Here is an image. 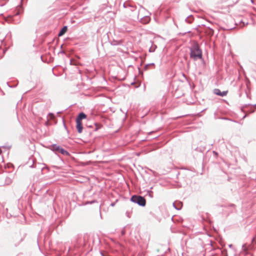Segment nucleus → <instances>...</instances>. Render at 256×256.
<instances>
[{
	"instance_id": "nucleus-1",
	"label": "nucleus",
	"mask_w": 256,
	"mask_h": 256,
	"mask_svg": "<svg viewBox=\"0 0 256 256\" xmlns=\"http://www.w3.org/2000/svg\"><path fill=\"white\" fill-rule=\"evenodd\" d=\"M190 58L196 61L198 60H202V50L200 46L197 42L193 43L189 47Z\"/></svg>"
},
{
	"instance_id": "nucleus-2",
	"label": "nucleus",
	"mask_w": 256,
	"mask_h": 256,
	"mask_svg": "<svg viewBox=\"0 0 256 256\" xmlns=\"http://www.w3.org/2000/svg\"><path fill=\"white\" fill-rule=\"evenodd\" d=\"M123 6L127 10L128 12H132V14H130V16L133 18H137L138 19L139 18V10H138L136 5L134 2L131 0H127L124 3Z\"/></svg>"
},
{
	"instance_id": "nucleus-3",
	"label": "nucleus",
	"mask_w": 256,
	"mask_h": 256,
	"mask_svg": "<svg viewBox=\"0 0 256 256\" xmlns=\"http://www.w3.org/2000/svg\"><path fill=\"white\" fill-rule=\"evenodd\" d=\"M50 150L55 154L59 156V154H62L64 156H70V152L62 146L57 144H52L50 146Z\"/></svg>"
},
{
	"instance_id": "nucleus-4",
	"label": "nucleus",
	"mask_w": 256,
	"mask_h": 256,
	"mask_svg": "<svg viewBox=\"0 0 256 256\" xmlns=\"http://www.w3.org/2000/svg\"><path fill=\"white\" fill-rule=\"evenodd\" d=\"M45 170V164L44 163L35 162L33 156V172H35V176L38 177L44 174Z\"/></svg>"
},
{
	"instance_id": "nucleus-5",
	"label": "nucleus",
	"mask_w": 256,
	"mask_h": 256,
	"mask_svg": "<svg viewBox=\"0 0 256 256\" xmlns=\"http://www.w3.org/2000/svg\"><path fill=\"white\" fill-rule=\"evenodd\" d=\"M192 149L193 150L192 153L194 157L196 158L199 157L200 158H202V161L204 160V152L206 150V148L204 146H196L194 145H192ZM203 164V162H202Z\"/></svg>"
},
{
	"instance_id": "nucleus-6",
	"label": "nucleus",
	"mask_w": 256,
	"mask_h": 256,
	"mask_svg": "<svg viewBox=\"0 0 256 256\" xmlns=\"http://www.w3.org/2000/svg\"><path fill=\"white\" fill-rule=\"evenodd\" d=\"M130 200L131 202L136 204L142 207H144L146 205V200L144 196H141L134 194L130 197Z\"/></svg>"
},
{
	"instance_id": "nucleus-7",
	"label": "nucleus",
	"mask_w": 256,
	"mask_h": 256,
	"mask_svg": "<svg viewBox=\"0 0 256 256\" xmlns=\"http://www.w3.org/2000/svg\"><path fill=\"white\" fill-rule=\"evenodd\" d=\"M198 32L200 34H204L208 36H212L214 34V30L212 28L209 26L206 27L205 25L202 24V26L198 25L196 28Z\"/></svg>"
},
{
	"instance_id": "nucleus-8",
	"label": "nucleus",
	"mask_w": 256,
	"mask_h": 256,
	"mask_svg": "<svg viewBox=\"0 0 256 256\" xmlns=\"http://www.w3.org/2000/svg\"><path fill=\"white\" fill-rule=\"evenodd\" d=\"M43 86L42 78V74H40L36 76L35 78L34 86H33V90L36 88L38 90H40Z\"/></svg>"
},
{
	"instance_id": "nucleus-9",
	"label": "nucleus",
	"mask_w": 256,
	"mask_h": 256,
	"mask_svg": "<svg viewBox=\"0 0 256 256\" xmlns=\"http://www.w3.org/2000/svg\"><path fill=\"white\" fill-rule=\"evenodd\" d=\"M72 41V40L70 38H66L64 39V44H62L60 46V50L58 53V54H64L66 55V50H67V48L65 47V46H68L70 44V42Z\"/></svg>"
},
{
	"instance_id": "nucleus-10",
	"label": "nucleus",
	"mask_w": 256,
	"mask_h": 256,
	"mask_svg": "<svg viewBox=\"0 0 256 256\" xmlns=\"http://www.w3.org/2000/svg\"><path fill=\"white\" fill-rule=\"evenodd\" d=\"M40 58L42 62L48 64L52 62L54 60V58L49 53L45 56L41 54Z\"/></svg>"
},
{
	"instance_id": "nucleus-11",
	"label": "nucleus",
	"mask_w": 256,
	"mask_h": 256,
	"mask_svg": "<svg viewBox=\"0 0 256 256\" xmlns=\"http://www.w3.org/2000/svg\"><path fill=\"white\" fill-rule=\"evenodd\" d=\"M63 220L57 218L55 220L52 222L49 226V230H54L57 228L62 224Z\"/></svg>"
},
{
	"instance_id": "nucleus-12",
	"label": "nucleus",
	"mask_w": 256,
	"mask_h": 256,
	"mask_svg": "<svg viewBox=\"0 0 256 256\" xmlns=\"http://www.w3.org/2000/svg\"><path fill=\"white\" fill-rule=\"evenodd\" d=\"M228 90L222 92L219 88H214L212 90V92L216 96L224 97L226 96L228 94Z\"/></svg>"
},
{
	"instance_id": "nucleus-13",
	"label": "nucleus",
	"mask_w": 256,
	"mask_h": 256,
	"mask_svg": "<svg viewBox=\"0 0 256 256\" xmlns=\"http://www.w3.org/2000/svg\"><path fill=\"white\" fill-rule=\"evenodd\" d=\"M248 108V112L250 113H252L256 110V104H246L242 108V111L244 112V108Z\"/></svg>"
},
{
	"instance_id": "nucleus-14",
	"label": "nucleus",
	"mask_w": 256,
	"mask_h": 256,
	"mask_svg": "<svg viewBox=\"0 0 256 256\" xmlns=\"http://www.w3.org/2000/svg\"><path fill=\"white\" fill-rule=\"evenodd\" d=\"M89 240H92V242H94L93 238L90 236V234H84L83 237V245L84 246H90Z\"/></svg>"
},
{
	"instance_id": "nucleus-15",
	"label": "nucleus",
	"mask_w": 256,
	"mask_h": 256,
	"mask_svg": "<svg viewBox=\"0 0 256 256\" xmlns=\"http://www.w3.org/2000/svg\"><path fill=\"white\" fill-rule=\"evenodd\" d=\"M182 202L179 200H176L172 204L173 207L178 210H180L182 208Z\"/></svg>"
},
{
	"instance_id": "nucleus-16",
	"label": "nucleus",
	"mask_w": 256,
	"mask_h": 256,
	"mask_svg": "<svg viewBox=\"0 0 256 256\" xmlns=\"http://www.w3.org/2000/svg\"><path fill=\"white\" fill-rule=\"evenodd\" d=\"M76 130L78 133L81 134L82 132L83 129H84L82 122L76 121Z\"/></svg>"
},
{
	"instance_id": "nucleus-17",
	"label": "nucleus",
	"mask_w": 256,
	"mask_h": 256,
	"mask_svg": "<svg viewBox=\"0 0 256 256\" xmlns=\"http://www.w3.org/2000/svg\"><path fill=\"white\" fill-rule=\"evenodd\" d=\"M87 118L86 114L83 112L78 113V116L76 118V121L82 122V120L86 119Z\"/></svg>"
},
{
	"instance_id": "nucleus-18",
	"label": "nucleus",
	"mask_w": 256,
	"mask_h": 256,
	"mask_svg": "<svg viewBox=\"0 0 256 256\" xmlns=\"http://www.w3.org/2000/svg\"><path fill=\"white\" fill-rule=\"evenodd\" d=\"M150 20V16H145L140 18V22L144 24H148Z\"/></svg>"
},
{
	"instance_id": "nucleus-19",
	"label": "nucleus",
	"mask_w": 256,
	"mask_h": 256,
	"mask_svg": "<svg viewBox=\"0 0 256 256\" xmlns=\"http://www.w3.org/2000/svg\"><path fill=\"white\" fill-rule=\"evenodd\" d=\"M68 30V27L67 26H64L61 28L58 34V37L62 36L64 35Z\"/></svg>"
},
{
	"instance_id": "nucleus-20",
	"label": "nucleus",
	"mask_w": 256,
	"mask_h": 256,
	"mask_svg": "<svg viewBox=\"0 0 256 256\" xmlns=\"http://www.w3.org/2000/svg\"><path fill=\"white\" fill-rule=\"evenodd\" d=\"M4 178H6V172H2L0 174V186H4Z\"/></svg>"
},
{
	"instance_id": "nucleus-21",
	"label": "nucleus",
	"mask_w": 256,
	"mask_h": 256,
	"mask_svg": "<svg viewBox=\"0 0 256 256\" xmlns=\"http://www.w3.org/2000/svg\"><path fill=\"white\" fill-rule=\"evenodd\" d=\"M108 42L112 46H120L122 44V42L121 40H118L114 39H112V40H111L110 38H108Z\"/></svg>"
},
{
	"instance_id": "nucleus-22",
	"label": "nucleus",
	"mask_w": 256,
	"mask_h": 256,
	"mask_svg": "<svg viewBox=\"0 0 256 256\" xmlns=\"http://www.w3.org/2000/svg\"><path fill=\"white\" fill-rule=\"evenodd\" d=\"M5 185H8L12 182V174L6 173V178L4 179Z\"/></svg>"
},
{
	"instance_id": "nucleus-23",
	"label": "nucleus",
	"mask_w": 256,
	"mask_h": 256,
	"mask_svg": "<svg viewBox=\"0 0 256 256\" xmlns=\"http://www.w3.org/2000/svg\"><path fill=\"white\" fill-rule=\"evenodd\" d=\"M102 127V124L98 123V122H94V126H93V132H96L100 128H101Z\"/></svg>"
},
{
	"instance_id": "nucleus-24",
	"label": "nucleus",
	"mask_w": 256,
	"mask_h": 256,
	"mask_svg": "<svg viewBox=\"0 0 256 256\" xmlns=\"http://www.w3.org/2000/svg\"><path fill=\"white\" fill-rule=\"evenodd\" d=\"M194 20V16L192 14L189 15L187 16L185 19V22L188 24H192V22Z\"/></svg>"
},
{
	"instance_id": "nucleus-25",
	"label": "nucleus",
	"mask_w": 256,
	"mask_h": 256,
	"mask_svg": "<svg viewBox=\"0 0 256 256\" xmlns=\"http://www.w3.org/2000/svg\"><path fill=\"white\" fill-rule=\"evenodd\" d=\"M156 66L154 62L147 64H145L144 70H148L150 68H154Z\"/></svg>"
},
{
	"instance_id": "nucleus-26",
	"label": "nucleus",
	"mask_w": 256,
	"mask_h": 256,
	"mask_svg": "<svg viewBox=\"0 0 256 256\" xmlns=\"http://www.w3.org/2000/svg\"><path fill=\"white\" fill-rule=\"evenodd\" d=\"M156 48L157 46L156 44H153V42H152V44L150 48L148 51L150 52H155Z\"/></svg>"
},
{
	"instance_id": "nucleus-27",
	"label": "nucleus",
	"mask_w": 256,
	"mask_h": 256,
	"mask_svg": "<svg viewBox=\"0 0 256 256\" xmlns=\"http://www.w3.org/2000/svg\"><path fill=\"white\" fill-rule=\"evenodd\" d=\"M152 187L150 188V190L147 191L146 194L148 195L150 198H152L154 197L153 192L152 190Z\"/></svg>"
},
{
	"instance_id": "nucleus-28",
	"label": "nucleus",
	"mask_w": 256,
	"mask_h": 256,
	"mask_svg": "<svg viewBox=\"0 0 256 256\" xmlns=\"http://www.w3.org/2000/svg\"><path fill=\"white\" fill-rule=\"evenodd\" d=\"M32 214H33V221L34 220V218H37V216H38L40 219H42V217L40 215H39L37 213L34 212V211H33Z\"/></svg>"
},
{
	"instance_id": "nucleus-29",
	"label": "nucleus",
	"mask_w": 256,
	"mask_h": 256,
	"mask_svg": "<svg viewBox=\"0 0 256 256\" xmlns=\"http://www.w3.org/2000/svg\"><path fill=\"white\" fill-rule=\"evenodd\" d=\"M250 80H249V79L248 78H246V87H247V89L248 90H250Z\"/></svg>"
},
{
	"instance_id": "nucleus-30",
	"label": "nucleus",
	"mask_w": 256,
	"mask_h": 256,
	"mask_svg": "<svg viewBox=\"0 0 256 256\" xmlns=\"http://www.w3.org/2000/svg\"><path fill=\"white\" fill-rule=\"evenodd\" d=\"M62 122H63V124H64V128L66 129V130L67 131V132L68 133L69 132V130H68V128L65 124V122H64V119H62Z\"/></svg>"
},
{
	"instance_id": "nucleus-31",
	"label": "nucleus",
	"mask_w": 256,
	"mask_h": 256,
	"mask_svg": "<svg viewBox=\"0 0 256 256\" xmlns=\"http://www.w3.org/2000/svg\"><path fill=\"white\" fill-rule=\"evenodd\" d=\"M212 154H213V155L216 157V158L218 156V152H217L216 151V150H213L212 151Z\"/></svg>"
},
{
	"instance_id": "nucleus-32",
	"label": "nucleus",
	"mask_w": 256,
	"mask_h": 256,
	"mask_svg": "<svg viewBox=\"0 0 256 256\" xmlns=\"http://www.w3.org/2000/svg\"><path fill=\"white\" fill-rule=\"evenodd\" d=\"M244 92H245V93H246V97H247L248 98H250V94H249V93L247 92V90H244Z\"/></svg>"
},
{
	"instance_id": "nucleus-33",
	"label": "nucleus",
	"mask_w": 256,
	"mask_h": 256,
	"mask_svg": "<svg viewBox=\"0 0 256 256\" xmlns=\"http://www.w3.org/2000/svg\"><path fill=\"white\" fill-rule=\"evenodd\" d=\"M160 146H161L160 144H157L156 147H154V148H152V150H156L157 148H158Z\"/></svg>"
},
{
	"instance_id": "nucleus-34",
	"label": "nucleus",
	"mask_w": 256,
	"mask_h": 256,
	"mask_svg": "<svg viewBox=\"0 0 256 256\" xmlns=\"http://www.w3.org/2000/svg\"><path fill=\"white\" fill-rule=\"evenodd\" d=\"M222 119H223V120H230V121L234 122H236V123H237V122H237V121L234 120H231V119H230V118H222Z\"/></svg>"
},
{
	"instance_id": "nucleus-35",
	"label": "nucleus",
	"mask_w": 256,
	"mask_h": 256,
	"mask_svg": "<svg viewBox=\"0 0 256 256\" xmlns=\"http://www.w3.org/2000/svg\"><path fill=\"white\" fill-rule=\"evenodd\" d=\"M236 206V205L234 204H230L228 206V208H234Z\"/></svg>"
},
{
	"instance_id": "nucleus-36",
	"label": "nucleus",
	"mask_w": 256,
	"mask_h": 256,
	"mask_svg": "<svg viewBox=\"0 0 256 256\" xmlns=\"http://www.w3.org/2000/svg\"><path fill=\"white\" fill-rule=\"evenodd\" d=\"M118 202V200H116V202H112L110 204V206H114L116 204V202Z\"/></svg>"
},
{
	"instance_id": "nucleus-37",
	"label": "nucleus",
	"mask_w": 256,
	"mask_h": 256,
	"mask_svg": "<svg viewBox=\"0 0 256 256\" xmlns=\"http://www.w3.org/2000/svg\"><path fill=\"white\" fill-rule=\"evenodd\" d=\"M240 22V24L242 23L244 24V26H246L248 24V22L245 23L242 20H241Z\"/></svg>"
},
{
	"instance_id": "nucleus-38",
	"label": "nucleus",
	"mask_w": 256,
	"mask_h": 256,
	"mask_svg": "<svg viewBox=\"0 0 256 256\" xmlns=\"http://www.w3.org/2000/svg\"><path fill=\"white\" fill-rule=\"evenodd\" d=\"M252 241L254 242L256 244V236L252 238Z\"/></svg>"
},
{
	"instance_id": "nucleus-39",
	"label": "nucleus",
	"mask_w": 256,
	"mask_h": 256,
	"mask_svg": "<svg viewBox=\"0 0 256 256\" xmlns=\"http://www.w3.org/2000/svg\"><path fill=\"white\" fill-rule=\"evenodd\" d=\"M126 215L128 218H130V213L128 212H126Z\"/></svg>"
},
{
	"instance_id": "nucleus-40",
	"label": "nucleus",
	"mask_w": 256,
	"mask_h": 256,
	"mask_svg": "<svg viewBox=\"0 0 256 256\" xmlns=\"http://www.w3.org/2000/svg\"><path fill=\"white\" fill-rule=\"evenodd\" d=\"M204 64H206V62L204 58L202 57V60H200Z\"/></svg>"
},
{
	"instance_id": "nucleus-41",
	"label": "nucleus",
	"mask_w": 256,
	"mask_h": 256,
	"mask_svg": "<svg viewBox=\"0 0 256 256\" xmlns=\"http://www.w3.org/2000/svg\"><path fill=\"white\" fill-rule=\"evenodd\" d=\"M18 15H19V12H16V14H14V18H16V17L18 16Z\"/></svg>"
},
{
	"instance_id": "nucleus-42",
	"label": "nucleus",
	"mask_w": 256,
	"mask_h": 256,
	"mask_svg": "<svg viewBox=\"0 0 256 256\" xmlns=\"http://www.w3.org/2000/svg\"><path fill=\"white\" fill-rule=\"evenodd\" d=\"M121 234L122 236H124L125 234V231L124 230H122Z\"/></svg>"
},
{
	"instance_id": "nucleus-43",
	"label": "nucleus",
	"mask_w": 256,
	"mask_h": 256,
	"mask_svg": "<svg viewBox=\"0 0 256 256\" xmlns=\"http://www.w3.org/2000/svg\"><path fill=\"white\" fill-rule=\"evenodd\" d=\"M86 126H87V127H88V128H93V126H94V125H90V126H89V125H88V124H87V125H86Z\"/></svg>"
},
{
	"instance_id": "nucleus-44",
	"label": "nucleus",
	"mask_w": 256,
	"mask_h": 256,
	"mask_svg": "<svg viewBox=\"0 0 256 256\" xmlns=\"http://www.w3.org/2000/svg\"><path fill=\"white\" fill-rule=\"evenodd\" d=\"M179 174H180V172H178L176 174V178L177 179L178 178V176Z\"/></svg>"
},
{
	"instance_id": "nucleus-45",
	"label": "nucleus",
	"mask_w": 256,
	"mask_h": 256,
	"mask_svg": "<svg viewBox=\"0 0 256 256\" xmlns=\"http://www.w3.org/2000/svg\"><path fill=\"white\" fill-rule=\"evenodd\" d=\"M96 202V200H92V201L90 202V204H94V202Z\"/></svg>"
},
{
	"instance_id": "nucleus-46",
	"label": "nucleus",
	"mask_w": 256,
	"mask_h": 256,
	"mask_svg": "<svg viewBox=\"0 0 256 256\" xmlns=\"http://www.w3.org/2000/svg\"><path fill=\"white\" fill-rule=\"evenodd\" d=\"M135 79V78H134ZM135 83L134 80V81L131 82L130 85H134Z\"/></svg>"
},
{
	"instance_id": "nucleus-47",
	"label": "nucleus",
	"mask_w": 256,
	"mask_h": 256,
	"mask_svg": "<svg viewBox=\"0 0 256 256\" xmlns=\"http://www.w3.org/2000/svg\"><path fill=\"white\" fill-rule=\"evenodd\" d=\"M158 136H155L154 137L152 138L151 139H155V138H158Z\"/></svg>"
},
{
	"instance_id": "nucleus-48",
	"label": "nucleus",
	"mask_w": 256,
	"mask_h": 256,
	"mask_svg": "<svg viewBox=\"0 0 256 256\" xmlns=\"http://www.w3.org/2000/svg\"><path fill=\"white\" fill-rule=\"evenodd\" d=\"M232 246H233V245H232V244H228V247H229L230 248H232Z\"/></svg>"
},
{
	"instance_id": "nucleus-49",
	"label": "nucleus",
	"mask_w": 256,
	"mask_h": 256,
	"mask_svg": "<svg viewBox=\"0 0 256 256\" xmlns=\"http://www.w3.org/2000/svg\"><path fill=\"white\" fill-rule=\"evenodd\" d=\"M182 76L185 78H186V80H187V78H186V75H185L184 73L182 74Z\"/></svg>"
},
{
	"instance_id": "nucleus-50",
	"label": "nucleus",
	"mask_w": 256,
	"mask_h": 256,
	"mask_svg": "<svg viewBox=\"0 0 256 256\" xmlns=\"http://www.w3.org/2000/svg\"><path fill=\"white\" fill-rule=\"evenodd\" d=\"M234 28V27H232V28H228V30H232Z\"/></svg>"
},
{
	"instance_id": "nucleus-51",
	"label": "nucleus",
	"mask_w": 256,
	"mask_h": 256,
	"mask_svg": "<svg viewBox=\"0 0 256 256\" xmlns=\"http://www.w3.org/2000/svg\"><path fill=\"white\" fill-rule=\"evenodd\" d=\"M153 132H150L149 134H148V136H150V135Z\"/></svg>"
},
{
	"instance_id": "nucleus-52",
	"label": "nucleus",
	"mask_w": 256,
	"mask_h": 256,
	"mask_svg": "<svg viewBox=\"0 0 256 256\" xmlns=\"http://www.w3.org/2000/svg\"><path fill=\"white\" fill-rule=\"evenodd\" d=\"M145 140H146V139H144V140H141L140 142H144V141H145Z\"/></svg>"
},
{
	"instance_id": "nucleus-53",
	"label": "nucleus",
	"mask_w": 256,
	"mask_h": 256,
	"mask_svg": "<svg viewBox=\"0 0 256 256\" xmlns=\"http://www.w3.org/2000/svg\"><path fill=\"white\" fill-rule=\"evenodd\" d=\"M246 116V114H244V116L242 118V119H244Z\"/></svg>"
},
{
	"instance_id": "nucleus-54",
	"label": "nucleus",
	"mask_w": 256,
	"mask_h": 256,
	"mask_svg": "<svg viewBox=\"0 0 256 256\" xmlns=\"http://www.w3.org/2000/svg\"><path fill=\"white\" fill-rule=\"evenodd\" d=\"M244 244H242V248L243 250H244Z\"/></svg>"
},
{
	"instance_id": "nucleus-55",
	"label": "nucleus",
	"mask_w": 256,
	"mask_h": 256,
	"mask_svg": "<svg viewBox=\"0 0 256 256\" xmlns=\"http://www.w3.org/2000/svg\"><path fill=\"white\" fill-rule=\"evenodd\" d=\"M241 96H242V93H240V94H239V96H240V97H241Z\"/></svg>"
},
{
	"instance_id": "nucleus-56",
	"label": "nucleus",
	"mask_w": 256,
	"mask_h": 256,
	"mask_svg": "<svg viewBox=\"0 0 256 256\" xmlns=\"http://www.w3.org/2000/svg\"><path fill=\"white\" fill-rule=\"evenodd\" d=\"M38 248L40 250V246H39V245L38 244Z\"/></svg>"
},
{
	"instance_id": "nucleus-57",
	"label": "nucleus",
	"mask_w": 256,
	"mask_h": 256,
	"mask_svg": "<svg viewBox=\"0 0 256 256\" xmlns=\"http://www.w3.org/2000/svg\"><path fill=\"white\" fill-rule=\"evenodd\" d=\"M139 86H136V88H138Z\"/></svg>"
},
{
	"instance_id": "nucleus-58",
	"label": "nucleus",
	"mask_w": 256,
	"mask_h": 256,
	"mask_svg": "<svg viewBox=\"0 0 256 256\" xmlns=\"http://www.w3.org/2000/svg\"><path fill=\"white\" fill-rule=\"evenodd\" d=\"M32 114H33V115H34V111H33V112H32Z\"/></svg>"
},
{
	"instance_id": "nucleus-59",
	"label": "nucleus",
	"mask_w": 256,
	"mask_h": 256,
	"mask_svg": "<svg viewBox=\"0 0 256 256\" xmlns=\"http://www.w3.org/2000/svg\"><path fill=\"white\" fill-rule=\"evenodd\" d=\"M5 52H6L5 50H4L3 51V54H4Z\"/></svg>"
},
{
	"instance_id": "nucleus-60",
	"label": "nucleus",
	"mask_w": 256,
	"mask_h": 256,
	"mask_svg": "<svg viewBox=\"0 0 256 256\" xmlns=\"http://www.w3.org/2000/svg\"><path fill=\"white\" fill-rule=\"evenodd\" d=\"M32 193H33V194L34 193V190H33Z\"/></svg>"
},
{
	"instance_id": "nucleus-61",
	"label": "nucleus",
	"mask_w": 256,
	"mask_h": 256,
	"mask_svg": "<svg viewBox=\"0 0 256 256\" xmlns=\"http://www.w3.org/2000/svg\"><path fill=\"white\" fill-rule=\"evenodd\" d=\"M222 207H226V206H222Z\"/></svg>"
},
{
	"instance_id": "nucleus-62",
	"label": "nucleus",
	"mask_w": 256,
	"mask_h": 256,
	"mask_svg": "<svg viewBox=\"0 0 256 256\" xmlns=\"http://www.w3.org/2000/svg\"><path fill=\"white\" fill-rule=\"evenodd\" d=\"M172 220H173V216L172 218Z\"/></svg>"
}]
</instances>
